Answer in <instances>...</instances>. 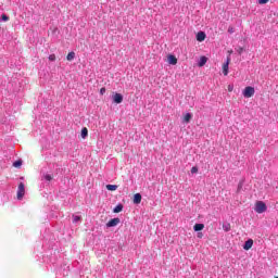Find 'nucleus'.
<instances>
[{"instance_id":"obj_24","label":"nucleus","mask_w":278,"mask_h":278,"mask_svg":"<svg viewBox=\"0 0 278 278\" xmlns=\"http://www.w3.org/2000/svg\"><path fill=\"white\" fill-rule=\"evenodd\" d=\"M244 52V48L240 47L238 50H237V53H239V55H242V53Z\"/></svg>"},{"instance_id":"obj_16","label":"nucleus","mask_w":278,"mask_h":278,"mask_svg":"<svg viewBox=\"0 0 278 278\" xmlns=\"http://www.w3.org/2000/svg\"><path fill=\"white\" fill-rule=\"evenodd\" d=\"M123 210V204H117L115 207H114V210H113V212H114V214H119V212Z\"/></svg>"},{"instance_id":"obj_19","label":"nucleus","mask_w":278,"mask_h":278,"mask_svg":"<svg viewBox=\"0 0 278 278\" xmlns=\"http://www.w3.org/2000/svg\"><path fill=\"white\" fill-rule=\"evenodd\" d=\"M43 178L46 179V181H51L53 179V176L46 174Z\"/></svg>"},{"instance_id":"obj_29","label":"nucleus","mask_w":278,"mask_h":278,"mask_svg":"<svg viewBox=\"0 0 278 278\" xmlns=\"http://www.w3.org/2000/svg\"><path fill=\"white\" fill-rule=\"evenodd\" d=\"M105 92H106L105 87H102V88L100 89V94H105Z\"/></svg>"},{"instance_id":"obj_11","label":"nucleus","mask_w":278,"mask_h":278,"mask_svg":"<svg viewBox=\"0 0 278 278\" xmlns=\"http://www.w3.org/2000/svg\"><path fill=\"white\" fill-rule=\"evenodd\" d=\"M205 64H207V58L201 56L200 62L198 63V66L202 67V66H205Z\"/></svg>"},{"instance_id":"obj_21","label":"nucleus","mask_w":278,"mask_h":278,"mask_svg":"<svg viewBox=\"0 0 278 278\" xmlns=\"http://www.w3.org/2000/svg\"><path fill=\"white\" fill-rule=\"evenodd\" d=\"M1 18H2V21H4V22L10 21V17H9L8 15H5V14H2Z\"/></svg>"},{"instance_id":"obj_22","label":"nucleus","mask_w":278,"mask_h":278,"mask_svg":"<svg viewBox=\"0 0 278 278\" xmlns=\"http://www.w3.org/2000/svg\"><path fill=\"white\" fill-rule=\"evenodd\" d=\"M191 173L194 175L195 173H199V168L197 166H193L191 168Z\"/></svg>"},{"instance_id":"obj_13","label":"nucleus","mask_w":278,"mask_h":278,"mask_svg":"<svg viewBox=\"0 0 278 278\" xmlns=\"http://www.w3.org/2000/svg\"><path fill=\"white\" fill-rule=\"evenodd\" d=\"M80 136H81L83 140H86V138H88V128L84 127L81 129Z\"/></svg>"},{"instance_id":"obj_3","label":"nucleus","mask_w":278,"mask_h":278,"mask_svg":"<svg viewBox=\"0 0 278 278\" xmlns=\"http://www.w3.org/2000/svg\"><path fill=\"white\" fill-rule=\"evenodd\" d=\"M229 64H231V56H227L226 63L223 64V73L225 77L229 75Z\"/></svg>"},{"instance_id":"obj_25","label":"nucleus","mask_w":278,"mask_h":278,"mask_svg":"<svg viewBox=\"0 0 278 278\" xmlns=\"http://www.w3.org/2000/svg\"><path fill=\"white\" fill-rule=\"evenodd\" d=\"M258 3H260V5H264V4L268 3V0H258Z\"/></svg>"},{"instance_id":"obj_10","label":"nucleus","mask_w":278,"mask_h":278,"mask_svg":"<svg viewBox=\"0 0 278 278\" xmlns=\"http://www.w3.org/2000/svg\"><path fill=\"white\" fill-rule=\"evenodd\" d=\"M205 38H206V35H205L203 31H199V33L197 34V40H198V42H203V40H205Z\"/></svg>"},{"instance_id":"obj_18","label":"nucleus","mask_w":278,"mask_h":278,"mask_svg":"<svg viewBox=\"0 0 278 278\" xmlns=\"http://www.w3.org/2000/svg\"><path fill=\"white\" fill-rule=\"evenodd\" d=\"M191 119H192V114H190V113H187V114L185 115V117H184L185 123H188V122L191 121Z\"/></svg>"},{"instance_id":"obj_26","label":"nucleus","mask_w":278,"mask_h":278,"mask_svg":"<svg viewBox=\"0 0 278 278\" xmlns=\"http://www.w3.org/2000/svg\"><path fill=\"white\" fill-rule=\"evenodd\" d=\"M242 186H243V184L239 182L238 188H237V192H240V190H242Z\"/></svg>"},{"instance_id":"obj_4","label":"nucleus","mask_w":278,"mask_h":278,"mask_svg":"<svg viewBox=\"0 0 278 278\" xmlns=\"http://www.w3.org/2000/svg\"><path fill=\"white\" fill-rule=\"evenodd\" d=\"M25 197V184L20 182L18 189H17V199L21 201Z\"/></svg>"},{"instance_id":"obj_1","label":"nucleus","mask_w":278,"mask_h":278,"mask_svg":"<svg viewBox=\"0 0 278 278\" xmlns=\"http://www.w3.org/2000/svg\"><path fill=\"white\" fill-rule=\"evenodd\" d=\"M242 94L245 99H251L255 94V88L248 86L243 89Z\"/></svg>"},{"instance_id":"obj_31","label":"nucleus","mask_w":278,"mask_h":278,"mask_svg":"<svg viewBox=\"0 0 278 278\" xmlns=\"http://www.w3.org/2000/svg\"><path fill=\"white\" fill-rule=\"evenodd\" d=\"M228 53H229V55H231V53H233V50L228 51Z\"/></svg>"},{"instance_id":"obj_23","label":"nucleus","mask_w":278,"mask_h":278,"mask_svg":"<svg viewBox=\"0 0 278 278\" xmlns=\"http://www.w3.org/2000/svg\"><path fill=\"white\" fill-rule=\"evenodd\" d=\"M236 31V28L233 26L228 27V34H233Z\"/></svg>"},{"instance_id":"obj_8","label":"nucleus","mask_w":278,"mask_h":278,"mask_svg":"<svg viewBox=\"0 0 278 278\" xmlns=\"http://www.w3.org/2000/svg\"><path fill=\"white\" fill-rule=\"evenodd\" d=\"M134 203L136 204V205H138V204H140V203H142V195L140 194V193H136L135 195H134Z\"/></svg>"},{"instance_id":"obj_28","label":"nucleus","mask_w":278,"mask_h":278,"mask_svg":"<svg viewBox=\"0 0 278 278\" xmlns=\"http://www.w3.org/2000/svg\"><path fill=\"white\" fill-rule=\"evenodd\" d=\"M228 92H233V85H228Z\"/></svg>"},{"instance_id":"obj_15","label":"nucleus","mask_w":278,"mask_h":278,"mask_svg":"<svg viewBox=\"0 0 278 278\" xmlns=\"http://www.w3.org/2000/svg\"><path fill=\"white\" fill-rule=\"evenodd\" d=\"M106 190H110L111 192H114L118 190V186L116 185H106Z\"/></svg>"},{"instance_id":"obj_20","label":"nucleus","mask_w":278,"mask_h":278,"mask_svg":"<svg viewBox=\"0 0 278 278\" xmlns=\"http://www.w3.org/2000/svg\"><path fill=\"white\" fill-rule=\"evenodd\" d=\"M48 60H49L50 62H55V60H56L55 54H50L49 58H48Z\"/></svg>"},{"instance_id":"obj_9","label":"nucleus","mask_w":278,"mask_h":278,"mask_svg":"<svg viewBox=\"0 0 278 278\" xmlns=\"http://www.w3.org/2000/svg\"><path fill=\"white\" fill-rule=\"evenodd\" d=\"M252 248H253V239H249L248 241H245L243 249L244 251H249Z\"/></svg>"},{"instance_id":"obj_27","label":"nucleus","mask_w":278,"mask_h":278,"mask_svg":"<svg viewBox=\"0 0 278 278\" xmlns=\"http://www.w3.org/2000/svg\"><path fill=\"white\" fill-rule=\"evenodd\" d=\"M79 220H81V217H80V216H74V222H75V223H79Z\"/></svg>"},{"instance_id":"obj_5","label":"nucleus","mask_w":278,"mask_h":278,"mask_svg":"<svg viewBox=\"0 0 278 278\" xmlns=\"http://www.w3.org/2000/svg\"><path fill=\"white\" fill-rule=\"evenodd\" d=\"M112 99H113V103H116V104L123 103V94L121 93H114L112 96Z\"/></svg>"},{"instance_id":"obj_7","label":"nucleus","mask_w":278,"mask_h":278,"mask_svg":"<svg viewBox=\"0 0 278 278\" xmlns=\"http://www.w3.org/2000/svg\"><path fill=\"white\" fill-rule=\"evenodd\" d=\"M167 62H168V64H172L173 66H175L177 64V56L169 54L167 56Z\"/></svg>"},{"instance_id":"obj_17","label":"nucleus","mask_w":278,"mask_h":278,"mask_svg":"<svg viewBox=\"0 0 278 278\" xmlns=\"http://www.w3.org/2000/svg\"><path fill=\"white\" fill-rule=\"evenodd\" d=\"M14 168H21L23 166V161L18 160L13 163Z\"/></svg>"},{"instance_id":"obj_6","label":"nucleus","mask_w":278,"mask_h":278,"mask_svg":"<svg viewBox=\"0 0 278 278\" xmlns=\"http://www.w3.org/2000/svg\"><path fill=\"white\" fill-rule=\"evenodd\" d=\"M121 223V218L115 217L106 223V227H116Z\"/></svg>"},{"instance_id":"obj_2","label":"nucleus","mask_w":278,"mask_h":278,"mask_svg":"<svg viewBox=\"0 0 278 278\" xmlns=\"http://www.w3.org/2000/svg\"><path fill=\"white\" fill-rule=\"evenodd\" d=\"M255 212L257 214H264V212H266L267 207H266V203L262 202V201H257L255 203Z\"/></svg>"},{"instance_id":"obj_32","label":"nucleus","mask_w":278,"mask_h":278,"mask_svg":"<svg viewBox=\"0 0 278 278\" xmlns=\"http://www.w3.org/2000/svg\"><path fill=\"white\" fill-rule=\"evenodd\" d=\"M274 278H278V276L274 277Z\"/></svg>"},{"instance_id":"obj_14","label":"nucleus","mask_w":278,"mask_h":278,"mask_svg":"<svg viewBox=\"0 0 278 278\" xmlns=\"http://www.w3.org/2000/svg\"><path fill=\"white\" fill-rule=\"evenodd\" d=\"M66 60L67 62H73V60H75V52L72 51L66 55Z\"/></svg>"},{"instance_id":"obj_12","label":"nucleus","mask_w":278,"mask_h":278,"mask_svg":"<svg viewBox=\"0 0 278 278\" xmlns=\"http://www.w3.org/2000/svg\"><path fill=\"white\" fill-rule=\"evenodd\" d=\"M193 229H194V231H203V229H205V225H203V224H195L193 226Z\"/></svg>"},{"instance_id":"obj_30","label":"nucleus","mask_w":278,"mask_h":278,"mask_svg":"<svg viewBox=\"0 0 278 278\" xmlns=\"http://www.w3.org/2000/svg\"><path fill=\"white\" fill-rule=\"evenodd\" d=\"M198 238H203V233L200 232V233L198 235Z\"/></svg>"}]
</instances>
